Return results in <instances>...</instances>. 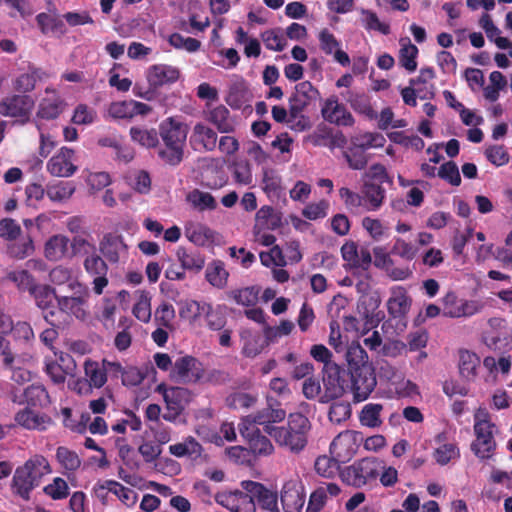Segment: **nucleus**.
Wrapping results in <instances>:
<instances>
[{
  "label": "nucleus",
  "instance_id": "56",
  "mask_svg": "<svg viewBox=\"0 0 512 512\" xmlns=\"http://www.w3.org/2000/svg\"><path fill=\"white\" fill-rule=\"evenodd\" d=\"M485 156L487 160L499 167L509 162V154L503 145H491L486 148Z\"/></svg>",
  "mask_w": 512,
  "mask_h": 512
},
{
  "label": "nucleus",
  "instance_id": "42",
  "mask_svg": "<svg viewBox=\"0 0 512 512\" xmlns=\"http://www.w3.org/2000/svg\"><path fill=\"white\" fill-rule=\"evenodd\" d=\"M177 257L184 270L199 273L205 266V258L200 253H188L185 249L180 248L177 251Z\"/></svg>",
  "mask_w": 512,
  "mask_h": 512
},
{
  "label": "nucleus",
  "instance_id": "48",
  "mask_svg": "<svg viewBox=\"0 0 512 512\" xmlns=\"http://www.w3.org/2000/svg\"><path fill=\"white\" fill-rule=\"evenodd\" d=\"M56 459L68 471H76L81 466V459L75 451L60 446L56 450Z\"/></svg>",
  "mask_w": 512,
  "mask_h": 512
},
{
  "label": "nucleus",
  "instance_id": "16",
  "mask_svg": "<svg viewBox=\"0 0 512 512\" xmlns=\"http://www.w3.org/2000/svg\"><path fill=\"white\" fill-rule=\"evenodd\" d=\"M217 133L203 123H196L189 138L191 148L196 152H211L217 146Z\"/></svg>",
  "mask_w": 512,
  "mask_h": 512
},
{
  "label": "nucleus",
  "instance_id": "23",
  "mask_svg": "<svg viewBox=\"0 0 512 512\" xmlns=\"http://www.w3.org/2000/svg\"><path fill=\"white\" fill-rule=\"evenodd\" d=\"M128 246L122 236L107 233L99 243V251L110 263H118L121 253H127Z\"/></svg>",
  "mask_w": 512,
  "mask_h": 512
},
{
  "label": "nucleus",
  "instance_id": "60",
  "mask_svg": "<svg viewBox=\"0 0 512 512\" xmlns=\"http://www.w3.org/2000/svg\"><path fill=\"white\" fill-rule=\"evenodd\" d=\"M262 184L263 190L269 195L278 196L282 189L281 178L273 170L264 171Z\"/></svg>",
  "mask_w": 512,
  "mask_h": 512
},
{
  "label": "nucleus",
  "instance_id": "41",
  "mask_svg": "<svg viewBox=\"0 0 512 512\" xmlns=\"http://www.w3.org/2000/svg\"><path fill=\"white\" fill-rule=\"evenodd\" d=\"M169 452L176 457L200 456L202 453L201 444L192 436L185 439L183 443H177L169 447Z\"/></svg>",
  "mask_w": 512,
  "mask_h": 512
},
{
  "label": "nucleus",
  "instance_id": "39",
  "mask_svg": "<svg viewBox=\"0 0 512 512\" xmlns=\"http://www.w3.org/2000/svg\"><path fill=\"white\" fill-rule=\"evenodd\" d=\"M84 370L90 387L101 388L104 386L107 378L103 363L100 365L98 362L88 359L84 363Z\"/></svg>",
  "mask_w": 512,
  "mask_h": 512
},
{
  "label": "nucleus",
  "instance_id": "63",
  "mask_svg": "<svg viewBox=\"0 0 512 512\" xmlns=\"http://www.w3.org/2000/svg\"><path fill=\"white\" fill-rule=\"evenodd\" d=\"M84 267L89 274L94 276L106 275L108 271L106 262L95 254L85 259Z\"/></svg>",
  "mask_w": 512,
  "mask_h": 512
},
{
  "label": "nucleus",
  "instance_id": "38",
  "mask_svg": "<svg viewBox=\"0 0 512 512\" xmlns=\"http://www.w3.org/2000/svg\"><path fill=\"white\" fill-rule=\"evenodd\" d=\"M229 273L225 269V265L221 260H213L208 264L205 277L206 280L214 287L223 288L227 284Z\"/></svg>",
  "mask_w": 512,
  "mask_h": 512
},
{
  "label": "nucleus",
  "instance_id": "44",
  "mask_svg": "<svg viewBox=\"0 0 512 512\" xmlns=\"http://www.w3.org/2000/svg\"><path fill=\"white\" fill-rule=\"evenodd\" d=\"M346 100L354 111L366 115L368 117H372L374 111L370 104L368 96L365 95L364 93H355L349 91L347 92Z\"/></svg>",
  "mask_w": 512,
  "mask_h": 512
},
{
  "label": "nucleus",
  "instance_id": "27",
  "mask_svg": "<svg viewBox=\"0 0 512 512\" xmlns=\"http://www.w3.org/2000/svg\"><path fill=\"white\" fill-rule=\"evenodd\" d=\"M187 238L198 246L210 245L219 241V235L207 226H186Z\"/></svg>",
  "mask_w": 512,
  "mask_h": 512
},
{
  "label": "nucleus",
  "instance_id": "49",
  "mask_svg": "<svg viewBox=\"0 0 512 512\" xmlns=\"http://www.w3.org/2000/svg\"><path fill=\"white\" fill-rule=\"evenodd\" d=\"M261 39L268 50L282 51L286 47V38L280 29H270L261 33Z\"/></svg>",
  "mask_w": 512,
  "mask_h": 512
},
{
  "label": "nucleus",
  "instance_id": "45",
  "mask_svg": "<svg viewBox=\"0 0 512 512\" xmlns=\"http://www.w3.org/2000/svg\"><path fill=\"white\" fill-rule=\"evenodd\" d=\"M259 293L260 287L249 286L243 289L233 290L229 293V296L232 297L237 304L243 306H253L258 301Z\"/></svg>",
  "mask_w": 512,
  "mask_h": 512
},
{
  "label": "nucleus",
  "instance_id": "31",
  "mask_svg": "<svg viewBox=\"0 0 512 512\" xmlns=\"http://www.w3.org/2000/svg\"><path fill=\"white\" fill-rule=\"evenodd\" d=\"M399 51V62L409 72H414L417 68L416 58L419 50L412 44L408 37L401 38Z\"/></svg>",
  "mask_w": 512,
  "mask_h": 512
},
{
  "label": "nucleus",
  "instance_id": "14",
  "mask_svg": "<svg viewBox=\"0 0 512 512\" xmlns=\"http://www.w3.org/2000/svg\"><path fill=\"white\" fill-rule=\"evenodd\" d=\"M190 400L191 392L187 388L171 387L170 392L165 393L164 401L167 411L163 414V418L167 421H175Z\"/></svg>",
  "mask_w": 512,
  "mask_h": 512
},
{
  "label": "nucleus",
  "instance_id": "61",
  "mask_svg": "<svg viewBox=\"0 0 512 512\" xmlns=\"http://www.w3.org/2000/svg\"><path fill=\"white\" fill-rule=\"evenodd\" d=\"M109 115L114 119L133 118L131 100L118 101L110 104L108 108Z\"/></svg>",
  "mask_w": 512,
  "mask_h": 512
},
{
  "label": "nucleus",
  "instance_id": "35",
  "mask_svg": "<svg viewBox=\"0 0 512 512\" xmlns=\"http://www.w3.org/2000/svg\"><path fill=\"white\" fill-rule=\"evenodd\" d=\"M362 193L363 200L366 201L368 208L371 210L380 208L385 199V189L380 183L364 182Z\"/></svg>",
  "mask_w": 512,
  "mask_h": 512
},
{
  "label": "nucleus",
  "instance_id": "13",
  "mask_svg": "<svg viewBox=\"0 0 512 512\" xmlns=\"http://www.w3.org/2000/svg\"><path fill=\"white\" fill-rule=\"evenodd\" d=\"M74 150L66 146L61 147L47 162V171L55 177H70L77 171L72 158Z\"/></svg>",
  "mask_w": 512,
  "mask_h": 512
},
{
  "label": "nucleus",
  "instance_id": "15",
  "mask_svg": "<svg viewBox=\"0 0 512 512\" xmlns=\"http://www.w3.org/2000/svg\"><path fill=\"white\" fill-rule=\"evenodd\" d=\"M65 100L53 88L45 89V96L40 100L37 110V117L45 120L58 118L66 107Z\"/></svg>",
  "mask_w": 512,
  "mask_h": 512
},
{
  "label": "nucleus",
  "instance_id": "46",
  "mask_svg": "<svg viewBox=\"0 0 512 512\" xmlns=\"http://www.w3.org/2000/svg\"><path fill=\"white\" fill-rule=\"evenodd\" d=\"M233 178L240 185H249L252 182L251 166L248 160L239 159L230 166Z\"/></svg>",
  "mask_w": 512,
  "mask_h": 512
},
{
  "label": "nucleus",
  "instance_id": "26",
  "mask_svg": "<svg viewBox=\"0 0 512 512\" xmlns=\"http://www.w3.org/2000/svg\"><path fill=\"white\" fill-rule=\"evenodd\" d=\"M345 358L348 366V372L354 369L369 368L373 367L372 363L369 362L368 354L365 349L358 343L352 342L345 352Z\"/></svg>",
  "mask_w": 512,
  "mask_h": 512
},
{
  "label": "nucleus",
  "instance_id": "59",
  "mask_svg": "<svg viewBox=\"0 0 512 512\" xmlns=\"http://www.w3.org/2000/svg\"><path fill=\"white\" fill-rule=\"evenodd\" d=\"M67 482L60 478L56 477L53 480V483L44 487L43 491L49 495L54 500L64 499L69 495Z\"/></svg>",
  "mask_w": 512,
  "mask_h": 512
},
{
  "label": "nucleus",
  "instance_id": "11",
  "mask_svg": "<svg viewBox=\"0 0 512 512\" xmlns=\"http://www.w3.org/2000/svg\"><path fill=\"white\" fill-rule=\"evenodd\" d=\"M34 104L33 98L29 95H9L0 102V114L6 117L28 119Z\"/></svg>",
  "mask_w": 512,
  "mask_h": 512
},
{
  "label": "nucleus",
  "instance_id": "51",
  "mask_svg": "<svg viewBox=\"0 0 512 512\" xmlns=\"http://www.w3.org/2000/svg\"><path fill=\"white\" fill-rule=\"evenodd\" d=\"M75 192V185L73 182L60 181L55 185L47 187V195L52 201H62L68 199Z\"/></svg>",
  "mask_w": 512,
  "mask_h": 512
},
{
  "label": "nucleus",
  "instance_id": "34",
  "mask_svg": "<svg viewBox=\"0 0 512 512\" xmlns=\"http://www.w3.org/2000/svg\"><path fill=\"white\" fill-rule=\"evenodd\" d=\"M30 294L34 297L36 306L42 311L54 308V300H56L57 294L50 285L37 284Z\"/></svg>",
  "mask_w": 512,
  "mask_h": 512
},
{
  "label": "nucleus",
  "instance_id": "33",
  "mask_svg": "<svg viewBox=\"0 0 512 512\" xmlns=\"http://www.w3.org/2000/svg\"><path fill=\"white\" fill-rule=\"evenodd\" d=\"M69 238L63 235L52 236L45 244V257L51 261L62 259L68 251Z\"/></svg>",
  "mask_w": 512,
  "mask_h": 512
},
{
  "label": "nucleus",
  "instance_id": "64",
  "mask_svg": "<svg viewBox=\"0 0 512 512\" xmlns=\"http://www.w3.org/2000/svg\"><path fill=\"white\" fill-rule=\"evenodd\" d=\"M327 500L326 490L323 487L315 489L309 498L306 512H320Z\"/></svg>",
  "mask_w": 512,
  "mask_h": 512
},
{
  "label": "nucleus",
  "instance_id": "57",
  "mask_svg": "<svg viewBox=\"0 0 512 512\" xmlns=\"http://www.w3.org/2000/svg\"><path fill=\"white\" fill-rule=\"evenodd\" d=\"M351 416V406L348 402H334L330 406L328 417L331 422L340 424Z\"/></svg>",
  "mask_w": 512,
  "mask_h": 512
},
{
  "label": "nucleus",
  "instance_id": "8",
  "mask_svg": "<svg viewBox=\"0 0 512 512\" xmlns=\"http://www.w3.org/2000/svg\"><path fill=\"white\" fill-rule=\"evenodd\" d=\"M351 379V391L355 402L366 400L377 385L374 367L354 369L348 372Z\"/></svg>",
  "mask_w": 512,
  "mask_h": 512
},
{
  "label": "nucleus",
  "instance_id": "24",
  "mask_svg": "<svg viewBox=\"0 0 512 512\" xmlns=\"http://www.w3.org/2000/svg\"><path fill=\"white\" fill-rule=\"evenodd\" d=\"M48 77L49 75L42 68L29 64L27 71L20 74L13 81V88L20 93L26 94L35 89L38 81Z\"/></svg>",
  "mask_w": 512,
  "mask_h": 512
},
{
  "label": "nucleus",
  "instance_id": "20",
  "mask_svg": "<svg viewBox=\"0 0 512 512\" xmlns=\"http://www.w3.org/2000/svg\"><path fill=\"white\" fill-rule=\"evenodd\" d=\"M481 425H474L476 439L471 444V450L480 459H490L496 449L493 428H484Z\"/></svg>",
  "mask_w": 512,
  "mask_h": 512
},
{
  "label": "nucleus",
  "instance_id": "29",
  "mask_svg": "<svg viewBox=\"0 0 512 512\" xmlns=\"http://www.w3.org/2000/svg\"><path fill=\"white\" fill-rule=\"evenodd\" d=\"M150 374H153L154 377L157 374L155 367L150 362L145 364L143 369L134 366L127 367L122 373V384L124 386H137Z\"/></svg>",
  "mask_w": 512,
  "mask_h": 512
},
{
  "label": "nucleus",
  "instance_id": "30",
  "mask_svg": "<svg viewBox=\"0 0 512 512\" xmlns=\"http://www.w3.org/2000/svg\"><path fill=\"white\" fill-rule=\"evenodd\" d=\"M24 402L27 403L28 407H40L44 408L51 402L50 396L43 385L32 384L28 386L24 392Z\"/></svg>",
  "mask_w": 512,
  "mask_h": 512
},
{
  "label": "nucleus",
  "instance_id": "37",
  "mask_svg": "<svg viewBox=\"0 0 512 512\" xmlns=\"http://www.w3.org/2000/svg\"><path fill=\"white\" fill-rule=\"evenodd\" d=\"M480 364L479 357L468 350L459 352V373L466 380H473L476 376V368Z\"/></svg>",
  "mask_w": 512,
  "mask_h": 512
},
{
  "label": "nucleus",
  "instance_id": "50",
  "mask_svg": "<svg viewBox=\"0 0 512 512\" xmlns=\"http://www.w3.org/2000/svg\"><path fill=\"white\" fill-rule=\"evenodd\" d=\"M360 13L364 16L362 22L366 30L379 31L383 35L390 33L389 24L381 22L375 12L361 8Z\"/></svg>",
  "mask_w": 512,
  "mask_h": 512
},
{
  "label": "nucleus",
  "instance_id": "17",
  "mask_svg": "<svg viewBox=\"0 0 512 512\" xmlns=\"http://www.w3.org/2000/svg\"><path fill=\"white\" fill-rule=\"evenodd\" d=\"M443 305V315L449 318L471 316L479 309L477 302L458 299L454 292H448L444 296Z\"/></svg>",
  "mask_w": 512,
  "mask_h": 512
},
{
  "label": "nucleus",
  "instance_id": "54",
  "mask_svg": "<svg viewBox=\"0 0 512 512\" xmlns=\"http://www.w3.org/2000/svg\"><path fill=\"white\" fill-rule=\"evenodd\" d=\"M7 278L14 282L20 290L28 291L29 293L37 285L34 277L27 270L12 271L8 274Z\"/></svg>",
  "mask_w": 512,
  "mask_h": 512
},
{
  "label": "nucleus",
  "instance_id": "43",
  "mask_svg": "<svg viewBox=\"0 0 512 512\" xmlns=\"http://www.w3.org/2000/svg\"><path fill=\"white\" fill-rule=\"evenodd\" d=\"M47 419L49 420L47 416L35 414L29 407L19 411L15 415V421L27 429L39 428Z\"/></svg>",
  "mask_w": 512,
  "mask_h": 512
},
{
  "label": "nucleus",
  "instance_id": "36",
  "mask_svg": "<svg viewBox=\"0 0 512 512\" xmlns=\"http://www.w3.org/2000/svg\"><path fill=\"white\" fill-rule=\"evenodd\" d=\"M343 156L347 161L349 168L353 170L365 169L369 161L366 150L355 142H353L350 147L343 151Z\"/></svg>",
  "mask_w": 512,
  "mask_h": 512
},
{
  "label": "nucleus",
  "instance_id": "10",
  "mask_svg": "<svg viewBox=\"0 0 512 512\" xmlns=\"http://www.w3.org/2000/svg\"><path fill=\"white\" fill-rule=\"evenodd\" d=\"M319 95L318 89L310 81L298 83L295 86V92L289 98L290 117H298Z\"/></svg>",
  "mask_w": 512,
  "mask_h": 512
},
{
  "label": "nucleus",
  "instance_id": "40",
  "mask_svg": "<svg viewBox=\"0 0 512 512\" xmlns=\"http://www.w3.org/2000/svg\"><path fill=\"white\" fill-rule=\"evenodd\" d=\"M186 200L193 208L199 211L213 210L217 206L216 200L210 193L200 191L199 189L190 191L186 196Z\"/></svg>",
  "mask_w": 512,
  "mask_h": 512
},
{
  "label": "nucleus",
  "instance_id": "7",
  "mask_svg": "<svg viewBox=\"0 0 512 512\" xmlns=\"http://www.w3.org/2000/svg\"><path fill=\"white\" fill-rule=\"evenodd\" d=\"M205 374L203 364L191 355L179 357L173 363L170 378L177 383L190 384L199 382Z\"/></svg>",
  "mask_w": 512,
  "mask_h": 512
},
{
  "label": "nucleus",
  "instance_id": "62",
  "mask_svg": "<svg viewBox=\"0 0 512 512\" xmlns=\"http://www.w3.org/2000/svg\"><path fill=\"white\" fill-rule=\"evenodd\" d=\"M34 251L32 240L28 237L22 243H11L7 246V252L11 257L23 259Z\"/></svg>",
  "mask_w": 512,
  "mask_h": 512
},
{
  "label": "nucleus",
  "instance_id": "32",
  "mask_svg": "<svg viewBox=\"0 0 512 512\" xmlns=\"http://www.w3.org/2000/svg\"><path fill=\"white\" fill-rule=\"evenodd\" d=\"M131 139L145 148H156L159 145V130L134 126L130 128Z\"/></svg>",
  "mask_w": 512,
  "mask_h": 512
},
{
  "label": "nucleus",
  "instance_id": "47",
  "mask_svg": "<svg viewBox=\"0 0 512 512\" xmlns=\"http://www.w3.org/2000/svg\"><path fill=\"white\" fill-rule=\"evenodd\" d=\"M382 410L383 406L381 404L370 403L365 405L360 413V422L367 427H379L382 424L380 419Z\"/></svg>",
  "mask_w": 512,
  "mask_h": 512
},
{
  "label": "nucleus",
  "instance_id": "1",
  "mask_svg": "<svg viewBox=\"0 0 512 512\" xmlns=\"http://www.w3.org/2000/svg\"><path fill=\"white\" fill-rule=\"evenodd\" d=\"M188 135V125L175 117H168L159 124V136L164 146L158 156L170 166L179 165L184 157V146Z\"/></svg>",
  "mask_w": 512,
  "mask_h": 512
},
{
  "label": "nucleus",
  "instance_id": "55",
  "mask_svg": "<svg viewBox=\"0 0 512 512\" xmlns=\"http://www.w3.org/2000/svg\"><path fill=\"white\" fill-rule=\"evenodd\" d=\"M438 176L453 186H459L461 184L458 166L453 161L443 163L438 170Z\"/></svg>",
  "mask_w": 512,
  "mask_h": 512
},
{
  "label": "nucleus",
  "instance_id": "28",
  "mask_svg": "<svg viewBox=\"0 0 512 512\" xmlns=\"http://www.w3.org/2000/svg\"><path fill=\"white\" fill-rule=\"evenodd\" d=\"M179 315L181 318L189 319L194 322L202 315H205L206 317L213 316L212 306L204 302L200 303L195 300H186L181 304Z\"/></svg>",
  "mask_w": 512,
  "mask_h": 512
},
{
  "label": "nucleus",
  "instance_id": "6",
  "mask_svg": "<svg viewBox=\"0 0 512 512\" xmlns=\"http://www.w3.org/2000/svg\"><path fill=\"white\" fill-rule=\"evenodd\" d=\"M344 373V369L338 364H326V368L322 369L324 393L319 398L321 403L339 399L345 394L346 380L343 376Z\"/></svg>",
  "mask_w": 512,
  "mask_h": 512
},
{
  "label": "nucleus",
  "instance_id": "25",
  "mask_svg": "<svg viewBox=\"0 0 512 512\" xmlns=\"http://www.w3.org/2000/svg\"><path fill=\"white\" fill-rule=\"evenodd\" d=\"M220 133H231L235 130L230 111L224 105H218L209 110L206 118Z\"/></svg>",
  "mask_w": 512,
  "mask_h": 512
},
{
  "label": "nucleus",
  "instance_id": "4",
  "mask_svg": "<svg viewBox=\"0 0 512 512\" xmlns=\"http://www.w3.org/2000/svg\"><path fill=\"white\" fill-rule=\"evenodd\" d=\"M349 431L338 434L330 444V453L332 458L327 456H319L315 461V471L323 477L329 478L332 476L333 466L339 463L349 461L355 454L353 443L350 440Z\"/></svg>",
  "mask_w": 512,
  "mask_h": 512
},
{
  "label": "nucleus",
  "instance_id": "52",
  "mask_svg": "<svg viewBox=\"0 0 512 512\" xmlns=\"http://www.w3.org/2000/svg\"><path fill=\"white\" fill-rule=\"evenodd\" d=\"M256 435L250 439L249 448L254 455H270L274 447L268 437L261 431H255Z\"/></svg>",
  "mask_w": 512,
  "mask_h": 512
},
{
  "label": "nucleus",
  "instance_id": "5",
  "mask_svg": "<svg viewBox=\"0 0 512 512\" xmlns=\"http://www.w3.org/2000/svg\"><path fill=\"white\" fill-rule=\"evenodd\" d=\"M384 468L376 457H365L340 471L341 480L347 485L360 488L369 480H375L379 469Z\"/></svg>",
  "mask_w": 512,
  "mask_h": 512
},
{
  "label": "nucleus",
  "instance_id": "22",
  "mask_svg": "<svg viewBox=\"0 0 512 512\" xmlns=\"http://www.w3.org/2000/svg\"><path fill=\"white\" fill-rule=\"evenodd\" d=\"M411 305L412 298L404 287L398 286L391 290V297L387 301V310L392 318H405Z\"/></svg>",
  "mask_w": 512,
  "mask_h": 512
},
{
  "label": "nucleus",
  "instance_id": "12",
  "mask_svg": "<svg viewBox=\"0 0 512 512\" xmlns=\"http://www.w3.org/2000/svg\"><path fill=\"white\" fill-rule=\"evenodd\" d=\"M215 501L231 512H255L253 497L247 492L235 490L234 492H219L215 495Z\"/></svg>",
  "mask_w": 512,
  "mask_h": 512
},
{
  "label": "nucleus",
  "instance_id": "19",
  "mask_svg": "<svg viewBox=\"0 0 512 512\" xmlns=\"http://www.w3.org/2000/svg\"><path fill=\"white\" fill-rule=\"evenodd\" d=\"M180 77L178 68L167 64H155L148 68L146 78L149 86L158 89L175 83Z\"/></svg>",
  "mask_w": 512,
  "mask_h": 512
},
{
  "label": "nucleus",
  "instance_id": "21",
  "mask_svg": "<svg viewBox=\"0 0 512 512\" xmlns=\"http://www.w3.org/2000/svg\"><path fill=\"white\" fill-rule=\"evenodd\" d=\"M319 47L326 55H333L334 60L343 67L350 65L349 55L341 49V42L327 28L318 34Z\"/></svg>",
  "mask_w": 512,
  "mask_h": 512
},
{
  "label": "nucleus",
  "instance_id": "3",
  "mask_svg": "<svg viewBox=\"0 0 512 512\" xmlns=\"http://www.w3.org/2000/svg\"><path fill=\"white\" fill-rule=\"evenodd\" d=\"M310 422L300 413L290 414L287 426H281L276 437V443L293 453L301 452L307 445V433Z\"/></svg>",
  "mask_w": 512,
  "mask_h": 512
},
{
  "label": "nucleus",
  "instance_id": "53",
  "mask_svg": "<svg viewBox=\"0 0 512 512\" xmlns=\"http://www.w3.org/2000/svg\"><path fill=\"white\" fill-rule=\"evenodd\" d=\"M329 206V202L325 199L316 203H309L302 210V215L311 221L320 220L327 216Z\"/></svg>",
  "mask_w": 512,
  "mask_h": 512
},
{
  "label": "nucleus",
  "instance_id": "9",
  "mask_svg": "<svg viewBox=\"0 0 512 512\" xmlns=\"http://www.w3.org/2000/svg\"><path fill=\"white\" fill-rule=\"evenodd\" d=\"M321 115L325 121L338 127H352L355 124L353 115L336 95H331L323 102Z\"/></svg>",
  "mask_w": 512,
  "mask_h": 512
},
{
  "label": "nucleus",
  "instance_id": "2",
  "mask_svg": "<svg viewBox=\"0 0 512 512\" xmlns=\"http://www.w3.org/2000/svg\"><path fill=\"white\" fill-rule=\"evenodd\" d=\"M51 472L48 461L43 456H35L19 466L12 479V490L23 500H30L31 491L36 488L42 477Z\"/></svg>",
  "mask_w": 512,
  "mask_h": 512
},
{
  "label": "nucleus",
  "instance_id": "18",
  "mask_svg": "<svg viewBox=\"0 0 512 512\" xmlns=\"http://www.w3.org/2000/svg\"><path fill=\"white\" fill-rule=\"evenodd\" d=\"M242 488L256 498L260 507L271 512H279L277 507V493L268 490L262 483L245 480L241 482Z\"/></svg>",
  "mask_w": 512,
  "mask_h": 512
},
{
  "label": "nucleus",
  "instance_id": "58",
  "mask_svg": "<svg viewBox=\"0 0 512 512\" xmlns=\"http://www.w3.org/2000/svg\"><path fill=\"white\" fill-rule=\"evenodd\" d=\"M133 315L142 322H148L151 318L150 297L142 291L138 302L133 307Z\"/></svg>",
  "mask_w": 512,
  "mask_h": 512
}]
</instances>
